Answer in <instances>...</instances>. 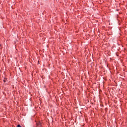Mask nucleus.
Instances as JSON below:
<instances>
[{
    "mask_svg": "<svg viewBox=\"0 0 127 127\" xmlns=\"http://www.w3.org/2000/svg\"><path fill=\"white\" fill-rule=\"evenodd\" d=\"M17 127H21V126H20V125H19L17 126Z\"/></svg>",
    "mask_w": 127,
    "mask_h": 127,
    "instance_id": "obj_1",
    "label": "nucleus"
}]
</instances>
